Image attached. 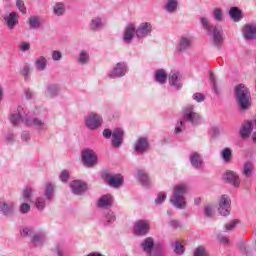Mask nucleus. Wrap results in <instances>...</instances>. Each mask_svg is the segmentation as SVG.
Returning a JSON list of instances; mask_svg holds the SVG:
<instances>
[{
    "label": "nucleus",
    "mask_w": 256,
    "mask_h": 256,
    "mask_svg": "<svg viewBox=\"0 0 256 256\" xmlns=\"http://www.w3.org/2000/svg\"><path fill=\"white\" fill-rule=\"evenodd\" d=\"M105 27V23L103 22V18L94 17L90 21V29L91 31L97 32L101 31Z\"/></svg>",
    "instance_id": "nucleus-30"
},
{
    "label": "nucleus",
    "mask_w": 256,
    "mask_h": 256,
    "mask_svg": "<svg viewBox=\"0 0 256 256\" xmlns=\"http://www.w3.org/2000/svg\"><path fill=\"white\" fill-rule=\"evenodd\" d=\"M167 199V194L165 192L158 193L157 198L155 199L156 205H163V202Z\"/></svg>",
    "instance_id": "nucleus-53"
},
{
    "label": "nucleus",
    "mask_w": 256,
    "mask_h": 256,
    "mask_svg": "<svg viewBox=\"0 0 256 256\" xmlns=\"http://www.w3.org/2000/svg\"><path fill=\"white\" fill-rule=\"evenodd\" d=\"M113 205V196L111 194H104L97 201V207L99 209H107Z\"/></svg>",
    "instance_id": "nucleus-26"
},
{
    "label": "nucleus",
    "mask_w": 256,
    "mask_h": 256,
    "mask_svg": "<svg viewBox=\"0 0 256 256\" xmlns=\"http://www.w3.org/2000/svg\"><path fill=\"white\" fill-rule=\"evenodd\" d=\"M53 252L57 255V256H65V249L63 248V245L57 244L54 249Z\"/></svg>",
    "instance_id": "nucleus-55"
},
{
    "label": "nucleus",
    "mask_w": 256,
    "mask_h": 256,
    "mask_svg": "<svg viewBox=\"0 0 256 256\" xmlns=\"http://www.w3.org/2000/svg\"><path fill=\"white\" fill-rule=\"evenodd\" d=\"M200 23L202 25V29L206 31L207 35L212 36L214 47H217V49H221V47L223 46V29L211 25V22L207 17H201Z\"/></svg>",
    "instance_id": "nucleus-2"
},
{
    "label": "nucleus",
    "mask_w": 256,
    "mask_h": 256,
    "mask_svg": "<svg viewBox=\"0 0 256 256\" xmlns=\"http://www.w3.org/2000/svg\"><path fill=\"white\" fill-rule=\"evenodd\" d=\"M209 81L212 85V91L215 95H220L221 90L219 89V86L217 85V78L215 77V74L213 72L209 73Z\"/></svg>",
    "instance_id": "nucleus-38"
},
{
    "label": "nucleus",
    "mask_w": 256,
    "mask_h": 256,
    "mask_svg": "<svg viewBox=\"0 0 256 256\" xmlns=\"http://www.w3.org/2000/svg\"><path fill=\"white\" fill-rule=\"evenodd\" d=\"M153 32V25L149 22H142L136 28V37L137 39H145V37H149Z\"/></svg>",
    "instance_id": "nucleus-15"
},
{
    "label": "nucleus",
    "mask_w": 256,
    "mask_h": 256,
    "mask_svg": "<svg viewBox=\"0 0 256 256\" xmlns=\"http://www.w3.org/2000/svg\"><path fill=\"white\" fill-rule=\"evenodd\" d=\"M240 251L244 253V255H249L251 253V250L249 249V246H247L246 243L240 244Z\"/></svg>",
    "instance_id": "nucleus-63"
},
{
    "label": "nucleus",
    "mask_w": 256,
    "mask_h": 256,
    "mask_svg": "<svg viewBox=\"0 0 256 256\" xmlns=\"http://www.w3.org/2000/svg\"><path fill=\"white\" fill-rule=\"evenodd\" d=\"M29 49H31V44H29V42L20 43L19 50L22 51V53L29 51Z\"/></svg>",
    "instance_id": "nucleus-58"
},
{
    "label": "nucleus",
    "mask_w": 256,
    "mask_h": 256,
    "mask_svg": "<svg viewBox=\"0 0 256 256\" xmlns=\"http://www.w3.org/2000/svg\"><path fill=\"white\" fill-rule=\"evenodd\" d=\"M44 196L45 198H36V209H38V211H43L47 203H51V201H53V197H55V184L47 183L45 185Z\"/></svg>",
    "instance_id": "nucleus-6"
},
{
    "label": "nucleus",
    "mask_w": 256,
    "mask_h": 256,
    "mask_svg": "<svg viewBox=\"0 0 256 256\" xmlns=\"http://www.w3.org/2000/svg\"><path fill=\"white\" fill-rule=\"evenodd\" d=\"M238 107L241 111L251 109V91L245 84H238L234 90Z\"/></svg>",
    "instance_id": "nucleus-3"
},
{
    "label": "nucleus",
    "mask_w": 256,
    "mask_h": 256,
    "mask_svg": "<svg viewBox=\"0 0 256 256\" xmlns=\"http://www.w3.org/2000/svg\"><path fill=\"white\" fill-rule=\"evenodd\" d=\"M29 211H31V205L27 203H22L20 205V213L25 214V213H29Z\"/></svg>",
    "instance_id": "nucleus-60"
},
{
    "label": "nucleus",
    "mask_w": 256,
    "mask_h": 256,
    "mask_svg": "<svg viewBox=\"0 0 256 256\" xmlns=\"http://www.w3.org/2000/svg\"><path fill=\"white\" fill-rule=\"evenodd\" d=\"M33 188L31 187H25L24 190L22 191V199L24 203H29L31 201V198L33 197Z\"/></svg>",
    "instance_id": "nucleus-40"
},
{
    "label": "nucleus",
    "mask_w": 256,
    "mask_h": 256,
    "mask_svg": "<svg viewBox=\"0 0 256 256\" xmlns=\"http://www.w3.org/2000/svg\"><path fill=\"white\" fill-rule=\"evenodd\" d=\"M25 125L26 127H35L39 134L47 131V123L41 118L28 116V119L25 120Z\"/></svg>",
    "instance_id": "nucleus-11"
},
{
    "label": "nucleus",
    "mask_w": 256,
    "mask_h": 256,
    "mask_svg": "<svg viewBox=\"0 0 256 256\" xmlns=\"http://www.w3.org/2000/svg\"><path fill=\"white\" fill-rule=\"evenodd\" d=\"M52 59L53 61H61L63 59V54L59 50L52 51Z\"/></svg>",
    "instance_id": "nucleus-57"
},
{
    "label": "nucleus",
    "mask_w": 256,
    "mask_h": 256,
    "mask_svg": "<svg viewBox=\"0 0 256 256\" xmlns=\"http://www.w3.org/2000/svg\"><path fill=\"white\" fill-rule=\"evenodd\" d=\"M140 248L146 256H163V249L155 245L153 237H146L141 243Z\"/></svg>",
    "instance_id": "nucleus-5"
},
{
    "label": "nucleus",
    "mask_w": 256,
    "mask_h": 256,
    "mask_svg": "<svg viewBox=\"0 0 256 256\" xmlns=\"http://www.w3.org/2000/svg\"><path fill=\"white\" fill-rule=\"evenodd\" d=\"M34 65L38 71H45L47 69V58L45 56L38 57Z\"/></svg>",
    "instance_id": "nucleus-36"
},
{
    "label": "nucleus",
    "mask_w": 256,
    "mask_h": 256,
    "mask_svg": "<svg viewBox=\"0 0 256 256\" xmlns=\"http://www.w3.org/2000/svg\"><path fill=\"white\" fill-rule=\"evenodd\" d=\"M21 140L22 141H31V132H29V131H23L22 133H21Z\"/></svg>",
    "instance_id": "nucleus-64"
},
{
    "label": "nucleus",
    "mask_w": 256,
    "mask_h": 256,
    "mask_svg": "<svg viewBox=\"0 0 256 256\" xmlns=\"http://www.w3.org/2000/svg\"><path fill=\"white\" fill-rule=\"evenodd\" d=\"M151 224L147 220H139L134 224V233L138 237H145L149 234Z\"/></svg>",
    "instance_id": "nucleus-14"
},
{
    "label": "nucleus",
    "mask_w": 256,
    "mask_h": 256,
    "mask_svg": "<svg viewBox=\"0 0 256 256\" xmlns=\"http://www.w3.org/2000/svg\"><path fill=\"white\" fill-rule=\"evenodd\" d=\"M29 119V116L27 113H25V110H23V107L18 106L17 111L13 112L10 115V123H12L14 126L19 125L20 123H24Z\"/></svg>",
    "instance_id": "nucleus-13"
},
{
    "label": "nucleus",
    "mask_w": 256,
    "mask_h": 256,
    "mask_svg": "<svg viewBox=\"0 0 256 256\" xmlns=\"http://www.w3.org/2000/svg\"><path fill=\"white\" fill-rule=\"evenodd\" d=\"M187 129V124L180 118V120L176 123V127L174 130L175 135H179L183 133Z\"/></svg>",
    "instance_id": "nucleus-44"
},
{
    "label": "nucleus",
    "mask_w": 256,
    "mask_h": 256,
    "mask_svg": "<svg viewBox=\"0 0 256 256\" xmlns=\"http://www.w3.org/2000/svg\"><path fill=\"white\" fill-rule=\"evenodd\" d=\"M189 162L194 169H201L205 162L203 161V156L199 152H191L189 155Z\"/></svg>",
    "instance_id": "nucleus-22"
},
{
    "label": "nucleus",
    "mask_w": 256,
    "mask_h": 256,
    "mask_svg": "<svg viewBox=\"0 0 256 256\" xmlns=\"http://www.w3.org/2000/svg\"><path fill=\"white\" fill-rule=\"evenodd\" d=\"M169 225L173 227V229H181V227H183V224L179 220H171Z\"/></svg>",
    "instance_id": "nucleus-61"
},
{
    "label": "nucleus",
    "mask_w": 256,
    "mask_h": 256,
    "mask_svg": "<svg viewBox=\"0 0 256 256\" xmlns=\"http://www.w3.org/2000/svg\"><path fill=\"white\" fill-rule=\"evenodd\" d=\"M232 155L233 152L230 150V148H225L224 150H222L221 156L223 161H225L226 163H229V161H231Z\"/></svg>",
    "instance_id": "nucleus-46"
},
{
    "label": "nucleus",
    "mask_w": 256,
    "mask_h": 256,
    "mask_svg": "<svg viewBox=\"0 0 256 256\" xmlns=\"http://www.w3.org/2000/svg\"><path fill=\"white\" fill-rule=\"evenodd\" d=\"M179 7V1L177 0H168L164 6V11H166V13H177V9Z\"/></svg>",
    "instance_id": "nucleus-33"
},
{
    "label": "nucleus",
    "mask_w": 256,
    "mask_h": 256,
    "mask_svg": "<svg viewBox=\"0 0 256 256\" xmlns=\"http://www.w3.org/2000/svg\"><path fill=\"white\" fill-rule=\"evenodd\" d=\"M5 139L8 143H14L15 142V133L8 131L5 134Z\"/></svg>",
    "instance_id": "nucleus-59"
},
{
    "label": "nucleus",
    "mask_w": 256,
    "mask_h": 256,
    "mask_svg": "<svg viewBox=\"0 0 256 256\" xmlns=\"http://www.w3.org/2000/svg\"><path fill=\"white\" fill-rule=\"evenodd\" d=\"M189 193V185L182 183L174 186L173 194L170 197V203L176 209H187V199L185 195Z\"/></svg>",
    "instance_id": "nucleus-1"
},
{
    "label": "nucleus",
    "mask_w": 256,
    "mask_h": 256,
    "mask_svg": "<svg viewBox=\"0 0 256 256\" xmlns=\"http://www.w3.org/2000/svg\"><path fill=\"white\" fill-rule=\"evenodd\" d=\"M28 25L30 29H39V27H41V18L38 16H30L28 18Z\"/></svg>",
    "instance_id": "nucleus-39"
},
{
    "label": "nucleus",
    "mask_w": 256,
    "mask_h": 256,
    "mask_svg": "<svg viewBox=\"0 0 256 256\" xmlns=\"http://www.w3.org/2000/svg\"><path fill=\"white\" fill-rule=\"evenodd\" d=\"M137 35V30L135 24L130 23L126 26L124 33H123V41L127 45L133 42V38Z\"/></svg>",
    "instance_id": "nucleus-21"
},
{
    "label": "nucleus",
    "mask_w": 256,
    "mask_h": 256,
    "mask_svg": "<svg viewBox=\"0 0 256 256\" xmlns=\"http://www.w3.org/2000/svg\"><path fill=\"white\" fill-rule=\"evenodd\" d=\"M102 178H104L113 189H119V187H123V183H125V179L121 174H112L111 172L105 171L102 173Z\"/></svg>",
    "instance_id": "nucleus-7"
},
{
    "label": "nucleus",
    "mask_w": 256,
    "mask_h": 256,
    "mask_svg": "<svg viewBox=\"0 0 256 256\" xmlns=\"http://www.w3.org/2000/svg\"><path fill=\"white\" fill-rule=\"evenodd\" d=\"M54 15L61 17V15H65V4L62 2H58L54 5L53 8Z\"/></svg>",
    "instance_id": "nucleus-42"
},
{
    "label": "nucleus",
    "mask_w": 256,
    "mask_h": 256,
    "mask_svg": "<svg viewBox=\"0 0 256 256\" xmlns=\"http://www.w3.org/2000/svg\"><path fill=\"white\" fill-rule=\"evenodd\" d=\"M71 178V174H69V170H62L59 174V180L62 183H67Z\"/></svg>",
    "instance_id": "nucleus-51"
},
{
    "label": "nucleus",
    "mask_w": 256,
    "mask_h": 256,
    "mask_svg": "<svg viewBox=\"0 0 256 256\" xmlns=\"http://www.w3.org/2000/svg\"><path fill=\"white\" fill-rule=\"evenodd\" d=\"M149 149V139H147V137H140L134 143L135 153L143 155V153H148Z\"/></svg>",
    "instance_id": "nucleus-16"
},
{
    "label": "nucleus",
    "mask_w": 256,
    "mask_h": 256,
    "mask_svg": "<svg viewBox=\"0 0 256 256\" xmlns=\"http://www.w3.org/2000/svg\"><path fill=\"white\" fill-rule=\"evenodd\" d=\"M253 127L256 128V119L251 121H246L240 128V137L242 139H249L253 131Z\"/></svg>",
    "instance_id": "nucleus-20"
},
{
    "label": "nucleus",
    "mask_w": 256,
    "mask_h": 256,
    "mask_svg": "<svg viewBox=\"0 0 256 256\" xmlns=\"http://www.w3.org/2000/svg\"><path fill=\"white\" fill-rule=\"evenodd\" d=\"M31 242L33 243L34 247H41V245L45 243V236L42 234H35L32 237Z\"/></svg>",
    "instance_id": "nucleus-41"
},
{
    "label": "nucleus",
    "mask_w": 256,
    "mask_h": 256,
    "mask_svg": "<svg viewBox=\"0 0 256 256\" xmlns=\"http://www.w3.org/2000/svg\"><path fill=\"white\" fill-rule=\"evenodd\" d=\"M243 37L246 41L256 39V27L250 24H246L243 27Z\"/></svg>",
    "instance_id": "nucleus-27"
},
{
    "label": "nucleus",
    "mask_w": 256,
    "mask_h": 256,
    "mask_svg": "<svg viewBox=\"0 0 256 256\" xmlns=\"http://www.w3.org/2000/svg\"><path fill=\"white\" fill-rule=\"evenodd\" d=\"M242 173L245 177L248 178L253 175V165L251 164V162L248 161L244 164Z\"/></svg>",
    "instance_id": "nucleus-45"
},
{
    "label": "nucleus",
    "mask_w": 256,
    "mask_h": 256,
    "mask_svg": "<svg viewBox=\"0 0 256 256\" xmlns=\"http://www.w3.org/2000/svg\"><path fill=\"white\" fill-rule=\"evenodd\" d=\"M186 125L190 123L192 127H199L201 125V114L195 110L194 105H186L182 108V118H180Z\"/></svg>",
    "instance_id": "nucleus-4"
},
{
    "label": "nucleus",
    "mask_w": 256,
    "mask_h": 256,
    "mask_svg": "<svg viewBox=\"0 0 256 256\" xmlns=\"http://www.w3.org/2000/svg\"><path fill=\"white\" fill-rule=\"evenodd\" d=\"M59 93H61V87L58 84H48L46 87V97L53 99L55 97H59Z\"/></svg>",
    "instance_id": "nucleus-28"
},
{
    "label": "nucleus",
    "mask_w": 256,
    "mask_h": 256,
    "mask_svg": "<svg viewBox=\"0 0 256 256\" xmlns=\"http://www.w3.org/2000/svg\"><path fill=\"white\" fill-rule=\"evenodd\" d=\"M81 159L84 167H95L97 165V153L91 148L82 151Z\"/></svg>",
    "instance_id": "nucleus-9"
},
{
    "label": "nucleus",
    "mask_w": 256,
    "mask_h": 256,
    "mask_svg": "<svg viewBox=\"0 0 256 256\" xmlns=\"http://www.w3.org/2000/svg\"><path fill=\"white\" fill-rule=\"evenodd\" d=\"M16 7L23 15L27 13V8L25 7V2L23 0H16Z\"/></svg>",
    "instance_id": "nucleus-52"
},
{
    "label": "nucleus",
    "mask_w": 256,
    "mask_h": 256,
    "mask_svg": "<svg viewBox=\"0 0 256 256\" xmlns=\"http://www.w3.org/2000/svg\"><path fill=\"white\" fill-rule=\"evenodd\" d=\"M218 212L222 215V217H228L231 215V197L227 194H223L219 198L218 202Z\"/></svg>",
    "instance_id": "nucleus-10"
},
{
    "label": "nucleus",
    "mask_w": 256,
    "mask_h": 256,
    "mask_svg": "<svg viewBox=\"0 0 256 256\" xmlns=\"http://www.w3.org/2000/svg\"><path fill=\"white\" fill-rule=\"evenodd\" d=\"M115 212L108 210L107 213L105 214L104 218L102 219L103 225H111V223H115L116 220Z\"/></svg>",
    "instance_id": "nucleus-37"
},
{
    "label": "nucleus",
    "mask_w": 256,
    "mask_h": 256,
    "mask_svg": "<svg viewBox=\"0 0 256 256\" xmlns=\"http://www.w3.org/2000/svg\"><path fill=\"white\" fill-rule=\"evenodd\" d=\"M125 136V132L121 128H116L113 130L111 145L116 149H119L121 145H123V137Z\"/></svg>",
    "instance_id": "nucleus-19"
},
{
    "label": "nucleus",
    "mask_w": 256,
    "mask_h": 256,
    "mask_svg": "<svg viewBox=\"0 0 256 256\" xmlns=\"http://www.w3.org/2000/svg\"><path fill=\"white\" fill-rule=\"evenodd\" d=\"M193 46V36H182L176 46L178 53H185Z\"/></svg>",
    "instance_id": "nucleus-17"
},
{
    "label": "nucleus",
    "mask_w": 256,
    "mask_h": 256,
    "mask_svg": "<svg viewBox=\"0 0 256 256\" xmlns=\"http://www.w3.org/2000/svg\"><path fill=\"white\" fill-rule=\"evenodd\" d=\"M77 61L79 65H89V62L91 61V56L89 55V52H87V50L80 51Z\"/></svg>",
    "instance_id": "nucleus-35"
},
{
    "label": "nucleus",
    "mask_w": 256,
    "mask_h": 256,
    "mask_svg": "<svg viewBox=\"0 0 256 256\" xmlns=\"http://www.w3.org/2000/svg\"><path fill=\"white\" fill-rule=\"evenodd\" d=\"M174 253L176 255H183L185 253V246H183V244H181V242L176 241L174 243Z\"/></svg>",
    "instance_id": "nucleus-47"
},
{
    "label": "nucleus",
    "mask_w": 256,
    "mask_h": 256,
    "mask_svg": "<svg viewBox=\"0 0 256 256\" xmlns=\"http://www.w3.org/2000/svg\"><path fill=\"white\" fill-rule=\"evenodd\" d=\"M15 211V206L13 203H3L0 202V213L5 215V217H9V215H13Z\"/></svg>",
    "instance_id": "nucleus-31"
},
{
    "label": "nucleus",
    "mask_w": 256,
    "mask_h": 256,
    "mask_svg": "<svg viewBox=\"0 0 256 256\" xmlns=\"http://www.w3.org/2000/svg\"><path fill=\"white\" fill-rule=\"evenodd\" d=\"M137 179L142 187H151V178H149V174L145 170H138Z\"/></svg>",
    "instance_id": "nucleus-29"
},
{
    "label": "nucleus",
    "mask_w": 256,
    "mask_h": 256,
    "mask_svg": "<svg viewBox=\"0 0 256 256\" xmlns=\"http://www.w3.org/2000/svg\"><path fill=\"white\" fill-rule=\"evenodd\" d=\"M127 63L118 62L115 67L108 73L109 79H121L127 75Z\"/></svg>",
    "instance_id": "nucleus-12"
},
{
    "label": "nucleus",
    "mask_w": 256,
    "mask_h": 256,
    "mask_svg": "<svg viewBox=\"0 0 256 256\" xmlns=\"http://www.w3.org/2000/svg\"><path fill=\"white\" fill-rule=\"evenodd\" d=\"M204 214L207 217H213V206L212 205H206L204 207Z\"/></svg>",
    "instance_id": "nucleus-62"
},
{
    "label": "nucleus",
    "mask_w": 256,
    "mask_h": 256,
    "mask_svg": "<svg viewBox=\"0 0 256 256\" xmlns=\"http://www.w3.org/2000/svg\"><path fill=\"white\" fill-rule=\"evenodd\" d=\"M4 21L10 31L15 29L19 25V13L10 12L9 15L4 17Z\"/></svg>",
    "instance_id": "nucleus-24"
},
{
    "label": "nucleus",
    "mask_w": 256,
    "mask_h": 256,
    "mask_svg": "<svg viewBox=\"0 0 256 256\" xmlns=\"http://www.w3.org/2000/svg\"><path fill=\"white\" fill-rule=\"evenodd\" d=\"M194 256H209V252L207 251V248H205V246H198L194 250Z\"/></svg>",
    "instance_id": "nucleus-48"
},
{
    "label": "nucleus",
    "mask_w": 256,
    "mask_h": 256,
    "mask_svg": "<svg viewBox=\"0 0 256 256\" xmlns=\"http://www.w3.org/2000/svg\"><path fill=\"white\" fill-rule=\"evenodd\" d=\"M223 180L225 181V183L232 185V187H239V185H241V182L239 181V175L231 170H228L223 175Z\"/></svg>",
    "instance_id": "nucleus-23"
},
{
    "label": "nucleus",
    "mask_w": 256,
    "mask_h": 256,
    "mask_svg": "<svg viewBox=\"0 0 256 256\" xmlns=\"http://www.w3.org/2000/svg\"><path fill=\"white\" fill-rule=\"evenodd\" d=\"M229 15L235 23H239L243 19V12L238 7H231L229 10Z\"/></svg>",
    "instance_id": "nucleus-34"
},
{
    "label": "nucleus",
    "mask_w": 256,
    "mask_h": 256,
    "mask_svg": "<svg viewBox=\"0 0 256 256\" xmlns=\"http://www.w3.org/2000/svg\"><path fill=\"white\" fill-rule=\"evenodd\" d=\"M84 121L87 129H90V131H95L103 125V116L92 112L85 117Z\"/></svg>",
    "instance_id": "nucleus-8"
},
{
    "label": "nucleus",
    "mask_w": 256,
    "mask_h": 256,
    "mask_svg": "<svg viewBox=\"0 0 256 256\" xmlns=\"http://www.w3.org/2000/svg\"><path fill=\"white\" fill-rule=\"evenodd\" d=\"M192 99L196 101L197 103H203L205 101V94L203 93H194L192 95Z\"/></svg>",
    "instance_id": "nucleus-56"
},
{
    "label": "nucleus",
    "mask_w": 256,
    "mask_h": 256,
    "mask_svg": "<svg viewBox=\"0 0 256 256\" xmlns=\"http://www.w3.org/2000/svg\"><path fill=\"white\" fill-rule=\"evenodd\" d=\"M167 72L163 69H159L155 71L154 80L156 83H159V85H165L167 83Z\"/></svg>",
    "instance_id": "nucleus-32"
},
{
    "label": "nucleus",
    "mask_w": 256,
    "mask_h": 256,
    "mask_svg": "<svg viewBox=\"0 0 256 256\" xmlns=\"http://www.w3.org/2000/svg\"><path fill=\"white\" fill-rule=\"evenodd\" d=\"M70 189L74 195H85L87 193V183L82 180H73L70 183Z\"/></svg>",
    "instance_id": "nucleus-18"
},
{
    "label": "nucleus",
    "mask_w": 256,
    "mask_h": 256,
    "mask_svg": "<svg viewBox=\"0 0 256 256\" xmlns=\"http://www.w3.org/2000/svg\"><path fill=\"white\" fill-rule=\"evenodd\" d=\"M20 75L24 77L25 81H29L31 77V65L25 64L22 69L20 70Z\"/></svg>",
    "instance_id": "nucleus-43"
},
{
    "label": "nucleus",
    "mask_w": 256,
    "mask_h": 256,
    "mask_svg": "<svg viewBox=\"0 0 256 256\" xmlns=\"http://www.w3.org/2000/svg\"><path fill=\"white\" fill-rule=\"evenodd\" d=\"M240 223L241 221H239L238 219H234L229 223L225 224L224 229L225 231H233V229H235V227H237V225H239Z\"/></svg>",
    "instance_id": "nucleus-49"
},
{
    "label": "nucleus",
    "mask_w": 256,
    "mask_h": 256,
    "mask_svg": "<svg viewBox=\"0 0 256 256\" xmlns=\"http://www.w3.org/2000/svg\"><path fill=\"white\" fill-rule=\"evenodd\" d=\"M213 17H214L215 21H217L218 23H221V21L224 20L223 10H221L220 8L214 9Z\"/></svg>",
    "instance_id": "nucleus-50"
},
{
    "label": "nucleus",
    "mask_w": 256,
    "mask_h": 256,
    "mask_svg": "<svg viewBox=\"0 0 256 256\" xmlns=\"http://www.w3.org/2000/svg\"><path fill=\"white\" fill-rule=\"evenodd\" d=\"M168 82L171 87H174V89H176V91L181 90V87H183L179 72H170L168 75Z\"/></svg>",
    "instance_id": "nucleus-25"
},
{
    "label": "nucleus",
    "mask_w": 256,
    "mask_h": 256,
    "mask_svg": "<svg viewBox=\"0 0 256 256\" xmlns=\"http://www.w3.org/2000/svg\"><path fill=\"white\" fill-rule=\"evenodd\" d=\"M33 233H34L33 228H29V227H25L20 231L21 237H31Z\"/></svg>",
    "instance_id": "nucleus-54"
}]
</instances>
